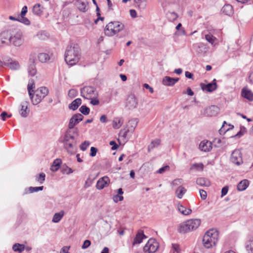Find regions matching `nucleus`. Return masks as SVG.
<instances>
[{
    "label": "nucleus",
    "instance_id": "nucleus-10",
    "mask_svg": "<svg viewBox=\"0 0 253 253\" xmlns=\"http://www.w3.org/2000/svg\"><path fill=\"white\" fill-rule=\"evenodd\" d=\"M11 28L2 32L0 34V47L9 45Z\"/></svg>",
    "mask_w": 253,
    "mask_h": 253
},
{
    "label": "nucleus",
    "instance_id": "nucleus-2",
    "mask_svg": "<svg viewBox=\"0 0 253 253\" xmlns=\"http://www.w3.org/2000/svg\"><path fill=\"white\" fill-rule=\"evenodd\" d=\"M81 57V53L77 44H70L67 46L65 52V60L67 64L73 66L77 63Z\"/></svg>",
    "mask_w": 253,
    "mask_h": 253
},
{
    "label": "nucleus",
    "instance_id": "nucleus-28",
    "mask_svg": "<svg viewBox=\"0 0 253 253\" xmlns=\"http://www.w3.org/2000/svg\"><path fill=\"white\" fill-rule=\"evenodd\" d=\"M32 11L35 15L40 16L43 12V7L39 3H37L34 5Z\"/></svg>",
    "mask_w": 253,
    "mask_h": 253
},
{
    "label": "nucleus",
    "instance_id": "nucleus-48",
    "mask_svg": "<svg viewBox=\"0 0 253 253\" xmlns=\"http://www.w3.org/2000/svg\"><path fill=\"white\" fill-rule=\"evenodd\" d=\"M43 189V186H40V187H30L29 188V190L30 193H33L38 192L39 191H42Z\"/></svg>",
    "mask_w": 253,
    "mask_h": 253
},
{
    "label": "nucleus",
    "instance_id": "nucleus-11",
    "mask_svg": "<svg viewBox=\"0 0 253 253\" xmlns=\"http://www.w3.org/2000/svg\"><path fill=\"white\" fill-rule=\"evenodd\" d=\"M138 104L137 99L134 94H130L128 96L126 106L128 109L131 110L135 108Z\"/></svg>",
    "mask_w": 253,
    "mask_h": 253
},
{
    "label": "nucleus",
    "instance_id": "nucleus-20",
    "mask_svg": "<svg viewBox=\"0 0 253 253\" xmlns=\"http://www.w3.org/2000/svg\"><path fill=\"white\" fill-rule=\"evenodd\" d=\"M242 96L250 101H253V93L251 90L244 87L241 91Z\"/></svg>",
    "mask_w": 253,
    "mask_h": 253
},
{
    "label": "nucleus",
    "instance_id": "nucleus-37",
    "mask_svg": "<svg viewBox=\"0 0 253 253\" xmlns=\"http://www.w3.org/2000/svg\"><path fill=\"white\" fill-rule=\"evenodd\" d=\"M123 122L119 118H115L113 121V127L115 129L119 128L122 125Z\"/></svg>",
    "mask_w": 253,
    "mask_h": 253
},
{
    "label": "nucleus",
    "instance_id": "nucleus-21",
    "mask_svg": "<svg viewBox=\"0 0 253 253\" xmlns=\"http://www.w3.org/2000/svg\"><path fill=\"white\" fill-rule=\"evenodd\" d=\"M144 238H146V236L144 234L143 231H139L133 240L132 245L134 246L136 244L141 243Z\"/></svg>",
    "mask_w": 253,
    "mask_h": 253
},
{
    "label": "nucleus",
    "instance_id": "nucleus-55",
    "mask_svg": "<svg viewBox=\"0 0 253 253\" xmlns=\"http://www.w3.org/2000/svg\"><path fill=\"white\" fill-rule=\"evenodd\" d=\"M226 124V123L225 121H224L223 123V125L220 128V129L219 130V132L220 134H224L226 131L229 130L230 129V128H225L224 125Z\"/></svg>",
    "mask_w": 253,
    "mask_h": 253
},
{
    "label": "nucleus",
    "instance_id": "nucleus-7",
    "mask_svg": "<svg viewBox=\"0 0 253 253\" xmlns=\"http://www.w3.org/2000/svg\"><path fill=\"white\" fill-rule=\"evenodd\" d=\"M35 93L36 94L34 95V97L31 99L33 104L34 105L40 103L48 95L49 90L45 86H41L35 91Z\"/></svg>",
    "mask_w": 253,
    "mask_h": 253
},
{
    "label": "nucleus",
    "instance_id": "nucleus-62",
    "mask_svg": "<svg viewBox=\"0 0 253 253\" xmlns=\"http://www.w3.org/2000/svg\"><path fill=\"white\" fill-rule=\"evenodd\" d=\"M91 242L88 240H86L84 241L83 245L82 246L83 249H87L90 245Z\"/></svg>",
    "mask_w": 253,
    "mask_h": 253
},
{
    "label": "nucleus",
    "instance_id": "nucleus-29",
    "mask_svg": "<svg viewBox=\"0 0 253 253\" xmlns=\"http://www.w3.org/2000/svg\"><path fill=\"white\" fill-rule=\"evenodd\" d=\"M249 181L244 179L241 181L237 185V189L240 191H242L247 189L249 186Z\"/></svg>",
    "mask_w": 253,
    "mask_h": 253
},
{
    "label": "nucleus",
    "instance_id": "nucleus-24",
    "mask_svg": "<svg viewBox=\"0 0 253 253\" xmlns=\"http://www.w3.org/2000/svg\"><path fill=\"white\" fill-rule=\"evenodd\" d=\"M197 185L201 186L209 187L211 185L210 181L207 178L199 177L196 180Z\"/></svg>",
    "mask_w": 253,
    "mask_h": 253
},
{
    "label": "nucleus",
    "instance_id": "nucleus-13",
    "mask_svg": "<svg viewBox=\"0 0 253 253\" xmlns=\"http://www.w3.org/2000/svg\"><path fill=\"white\" fill-rule=\"evenodd\" d=\"M110 182V179L108 176H103L99 179L97 181L96 187L97 189L101 190L103 189L106 186L108 185Z\"/></svg>",
    "mask_w": 253,
    "mask_h": 253
},
{
    "label": "nucleus",
    "instance_id": "nucleus-50",
    "mask_svg": "<svg viewBox=\"0 0 253 253\" xmlns=\"http://www.w3.org/2000/svg\"><path fill=\"white\" fill-rule=\"evenodd\" d=\"M134 1L140 8L144 9L145 8L146 4L144 0H134Z\"/></svg>",
    "mask_w": 253,
    "mask_h": 253
},
{
    "label": "nucleus",
    "instance_id": "nucleus-33",
    "mask_svg": "<svg viewBox=\"0 0 253 253\" xmlns=\"http://www.w3.org/2000/svg\"><path fill=\"white\" fill-rule=\"evenodd\" d=\"M186 192V189L184 187L179 186L176 190L175 193L178 198L181 199Z\"/></svg>",
    "mask_w": 253,
    "mask_h": 253
},
{
    "label": "nucleus",
    "instance_id": "nucleus-5",
    "mask_svg": "<svg viewBox=\"0 0 253 253\" xmlns=\"http://www.w3.org/2000/svg\"><path fill=\"white\" fill-rule=\"evenodd\" d=\"M124 28V25L119 21H111L104 28L106 36L112 37L120 32Z\"/></svg>",
    "mask_w": 253,
    "mask_h": 253
},
{
    "label": "nucleus",
    "instance_id": "nucleus-63",
    "mask_svg": "<svg viewBox=\"0 0 253 253\" xmlns=\"http://www.w3.org/2000/svg\"><path fill=\"white\" fill-rule=\"evenodd\" d=\"M97 149L94 147H91L90 148V153L89 154L91 157H94L96 155Z\"/></svg>",
    "mask_w": 253,
    "mask_h": 253
},
{
    "label": "nucleus",
    "instance_id": "nucleus-57",
    "mask_svg": "<svg viewBox=\"0 0 253 253\" xmlns=\"http://www.w3.org/2000/svg\"><path fill=\"white\" fill-rule=\"evenodd\" d=\"M137 119H132L130 120L128 122L129 125H131L132 128L131 129H134L135 127L136 126L137 124Z\"/></svg>",
    "mask_w": 253,
    "mask_h": 253
},
{
    "label": "nucleus",
    "instance_id": "nucleus-36",
    "mask_svg": "<svg viewBox=\"0 0 253 253\" xmlns=\"http://www.w3.org/2000/svg\"><path fill=\"white\" fill-rule=\"evenodd\" d=\"M61 160L60 159H56L53 161V164L51 167V170L52 171H57L60 168Z\"/></svg>",
    "mask_w": 253,
    "mask_h": 253
},
{
    "label": "nucleus",
    "instance_id": "nucleus-64",
    "mask_svg": "<svg viewBox=\"0 0 253 253\" xmlns=\"http://www.w3.org/2000/svg\"><path fill=\"white\" fill-rule=\"evenodd\" d=\"M90 100H91L90 103L93 105H98L99 104V101L97 97L92 98Z\"/></svg>",
    "mask_w": 253,
    "mask_h": 253
},
{
    "label": "nucleus",
    "instance_id": "nucleus-41",
    "mask_svg": "<svg viewBox=\"0 0 253 253\" xmlns=\"http://www.w3.org/2000/svg\"><path fill=\"white\" fill-rule=\"evenodd\" d=\"M204 166L203 165V163H195V164H193L192 166H191V169H197V170L198 171H203V169H204Z\"/></svg>",
    "mask_w": 253,
    "mask_h": 253
},
{
    "label": "nucleus",
    "instance_id": "nucleus-58",
    "mask_svg": "<svg viewBox=\"0 0 253 253\" xmlns=\"http://www.w3.org/2000/svg\"><path fill=\"white\" fill-rule=\"evenodd\" d=\"M229 187L228 186H225L223 187L221 189V197H223V196H225L228 191Z\"/></svg>",
    "mask_w": 253,
    "mask_h": 253
},
{
    "label": "nucleus",
    "instance_id": "nucleus-23",
    "mask_svg": "<svg viewBox=\"0 0 253 253\" xmlns=\"http://www.w3.org/2000/svg\"><path fill=\"white\" fill-rule=\"evenodd\" d=\"M87 2L82 0H78L76 1V5L80 11L85 12L87 10Z\"/></svg>",
    "mask_w": 253,
    "mask_h": 253
},
{
    "label": "nucleus",
    "instance_id": "nucleus-43",
    "mask_svg": "<svg viewBox=\"0 0 253 253\" xmlns=\"http://www.w3.org/2000/svg\"><path fill=\"white\" fill-rule=\"evenodd\" d=\"M45 174L44 173H41L36 176V180L40 184H42L45 180Z\"/></svg>",
    "mask_w": 253,
    "mask_h": 253
},
{
    "label": "nucleus",
    "instance_id": "nucleus-6",
    "mask_svg": "<svg viewBox=\"0 0 253 253\" xmlns=\"http://www.w3.org/2000/svg\"><path fill=\"white\" fill-rule=\"evenodd\" d=\"M11 34L10 43L18 47L21 46L23 43V34L20 30L11 28Z\"/></svg>",
    "mask_w": 253,
    "mask_h": 253
},
{
    "label": "nucleus",
    "instance_id": "nucleus-4",
    "mask_svg": "<svg viewBox=\"0 0 253 253\" xmlns=\"http://www.w3.org/2000/svg\"><path fill=\"white\" fill-rule=\"evenodd\" d=\"M199 219H192L180 223L178 227V231L180 233H185L196 229L200 225Z\"/></svg>",
    "mask_w": 253,
    "mask_h": 253
},
{
    "label": "nucleus",
    "instance_id": "nucleus-26",
    "mask_svg": "<svg viewBox=\"0 0 253 253\" xmlns=\"http://www.w3.org/2000/svg\"><path fill=\"white\" fill-rule=\"evenodd\" d=\"M82 104V100L81 98H77L73 101L69 105V108L70 110L75 111L78 109L79 106Z\"/></svg>",
    "mask_w": 253,
    "mask_h": 253
},
{
    "label": "nucleus",
    "instance_id": "nucleus-39",
    "mask_svg": "<svg viewBox=\"0 0 253 253\" xmlns=\"http://www.w3.org/2000/svg\"><path fill=\"white\" fill-rule=\"evenodd\" d=\"M160 142H161V140L159 139H156L152 141L148 146V151H150L151 150H153L154 148L159 146L160 144Z\"/></svg>",
    "mask_w": 253,
    "mask_h": 253
},
{
    "label": "nucleus",
    "instance_id": "nucleus-22",
    "mask_svg": "<svg viewBox=\"0 0 253 253\" xmlns=\"http://www.w3.org/2000/svg\"><path fill=\"white\" fill-rule=\"evenodd\" d=\"M35 86L34 80H30L28 84L27 89L30 99L34 97L35 91L33 88H35Z\"/></svg>",
    "mask_w": 253,
    "mask_h": 253
},
{
    "label": "nucleus",
    "instance_id": "nucleus-52",
    "mask_svg": "<svg viewBox=\"0 0 253 253\" xmlns=\"http://www.w3.org/2000/svg\"><path fill=\"white\" fill-rule=\"evenodd\" d=\"M62 172L63 173H66L67 174H69L73 172L72 169L70 168H69L67 166H66L65 167H63L62 169Z\"/></svg>",
    "mask_w": 253,
    "mask_h": 253
},
{
    "label": "nucleus",
    "instance_id": "nucleus-16",
    "mask_svg": "<svg viewBox=\"0 0 253 253\" xmlns=\"http://www.w3.org/2000/svg\"><path fill=\"white\" fill-rule=\"evenodd\" d=\"M28 101H25L22 102L20 105L21 109L19 113L22 117H27L29 113L30 110L28 108Z\"/></svg>",
    "mask_w": 253,
    "mask_h": 253
},
{
    "label": "nucleus",
    "instance_id": "nucleus-31",
    "mask_svg": "<svg viewBox=\"0 0 253 253\" xmlns=\"http://www.w3.org/2000/svg\"><path fill=\"white\" fill-rule=\"evenodd\" d=\"M208 50V48L207 45L202 42L197 44V52L199 53H205Z\"/></svg>",
    "mask_w": 253,
    "mask_h": 253
},
{
    "label": "nucleus",
    "instance_id": "nucleus-17",
    "mask_svg": "<svg viewBox=\"0 0 253 253\" xmlns=\"http://www.w3.org/2000/svg\"><path fill=\"white\" fill-rule=\"evenodd\" d=\"M29 62L30 64L28 66V73L30 75L34 76L37 73L35 59L34 58H30Z\"/></svg>",
    "mask_w": 253,
    "mask_h": 253
},
{
    "label": "nucleus",
    "instance_id": "nucleus-9",
    "mask_svg": "<svg viewBox=\"0 0 253 253\" xmlns=\"http://www.w3.org/2000/svg\"><path fill=\"white\" fill-rule=\"evenodd\" d=\"M159 244L155 239H150L143 248L145 253H154L158 249Z\"/></svg>",
    "mask_w": 253,
    "mask_h": 253
},
{
    "label": "nucleus",
    "instance_id": "nucleus-19",
    "mask_svg": "<svg viewBox=\"0 0 253 253\" xmlns=\"http://www.w3.org/2000/svg\"><path fill=\"white\" fill-rule=\"evenodd\" d=\"M4 65L7 66L11 70H17L20 67L18 62L12 61L11 59H9L7 61H4Z\"/></svg>",
    "mask_w": 253,
    "mask_h": 253
},
{
    "label": "nucleus",
    "instance_id": "nucleus-47",
    "mask_svg": "<svg viewBox=\"0 0 253 253\" xmlns=\"http://www.w3.org/2000/svg\"><path fill=\"white\" fill-rule=\"evenodd\" d=\"M68 95L70 98H73L77 96L78 91L75 89H71L69 90Z\"/></svg>",
    "mask_w": 253,
    "mask_h": 253
},
{
    "label": "nucleus",
    "instance_id": "nucleus-60",
    "mask_svg": "<svg viewBox=\"0 0 253 253\" xmlns=\"http://www.w3.org/2000/svg\"><path fill=\"white\" fill-rule=\"evenodd\" d=\"M183 182V180L181 178L176 179L172 182V185L173 186H178Z\"/></svg>",
    "mask_w": 253,
    "mask_h": 253
},
{
    "label": "nucleus",
    "instance_id": "nucleus-30",
    "mask_svg": "<svg viewBox=\"0 0 253 253\" xmlns=\"http://www.w3.org/2000/svg\"><path fill=\"white\" fill-rule=\"evenodd\" d=\"M64 215V211L62 210L59 212L55 213L52 218V221L54 223L59 222Z\"/></svg>",
    "mask_w": 253,
    "mask_h": 253
},
{
    "label": "nucleus",
    "instance_id": "nucleus-1",
    "mask_svg": "<svg viewBox=\"0 0 253 253\" xmlns=\"http://www.w3.org/2000/svg\"><path fill=\"white\" fill-rule=\"evenodd\" d=\"M83 118L81 114L74 115L70 120L68 128L60 138V141L63 144L64 149L70 154H75L77 150L79 131L77 127L74 126L82 121Z\"/></svg>",
    "mask_w": 253,
    "mask_h": 253
},
{
    "label": "nucleus",
    "instance_id": "nucleus-15",
    "mask_svg": "<svg viewBox=\"0 0 253 253\" xmlns=\"http://www.w3.org/2000/svg\"><path fill=\"white\" fill-rule=\"evenodd\" d=\"M179 81V78H173L169 76L165 77L162 80V83L166 86H173Z\"/></svg>",
    "mask_w": 253,
    "mask_h": 253
},
{
    "label": "nucleus",
    "instance_id": "nucleus-32",
    "mask_svg": "<svg viewBox=\"0 0 253 253\" xmlns=\"http://www.w3.org/2000/svg\"><path fill=\"white\" fill-rule=\"evenodd\" d=\"M178 210L180 213L185 215H189L192 212V210L190 209H187L180 204L178 205Z\"/></svg>",
    "mask_w": 253,
    "mask_h": 253
},
{
    "label": "nucleus",
    "instance_id": "nucleus-44",
    "mask_svg": "<svg viewBox=\"0 0 253 253\" xmlns=\"http://www.w3.org/2000/svg\"><path fill=\"white\" fill-rule=\"evenodd\" d=\"M79 110L84 115L89 114L90 112V109L85 105L82 106Z\"/></svg>",
    "mask_w": 253,
    "mask_h": 253
},
{
    "label": "nucleus",
    "instance_id": "nucleus-14",
    "mask_svg": "<svg viewBox=\"0 0 253 253\" xmlns=\"http://www.w3.org/2000/svg\"><path fill=\"white\" fill-rule=\"evenodd\" d=\"M218 108L215 106H211L206 108L204 112V114L208 117H212L215 116L217 114Z\"/></svg>",
    "mask_w": 253,
    "mask_h": 253
},
{
    "label": "nucleus",
    "instance_id": "nucleus-3",
    "mask_svg": "<svg viewBox=\"0 0 253 253\" xmlns=\"http://www.w3.org/2000/svg\"><path fill=\"white\" fill-rule=\"evenodd\" d=\"M218 240V232L215 229L208 231L203 238V243L204 247L207 249L215 246Z\"/></svg>",
    "mask_w": 253,
    "mask_h": 253
},
{
    "label": "nucleus",
    "instance_id": "nucleus-25",
    "mask_svg": "<svg viewBox=\"0 0 253 253\" xmlns=\"http://www.w3.org/2000/svg\"><path fill=\"white\" fill-rule=\"evenodd\" d=\"M200 85L202 90L207 92H212L216 89L214 84L209 83L205 84L203 83H201Z\"/></svg>",
    "mask_w": 253,
    "mask_h": 253
},
{
    "label": "nucleus",
    "instance_id": "nucleus-38",
    "mask_svg": "<svg viewBox=\"0 0 253 253\" xmlns=\"http://www.w3.org/2000/svg\"><path fill=\"white\" fill-rule=\"evenodd\" d=\"M166 15L168 19L171 22L175 20L178 17L177 14L174 12L169 11Z\"/></svg>",
    "mask_w": 253,
    "mask_h": 253
},
{
    "label": "nucleus",
    "instance_id": "nucleus-53",
    "mask_svg": "<svg viewBox=\"0 0 253 253\" xmlns=\"http://www.w3.org/2000/svg\"><path fill=\"white\" fill-rule=\"evenodd\" d=\"M11 116H12L11 114H8L5 111L2 112L0 115V117L1 119V120L3 121L6 120V117L9 118Z\"/></svg>",
    "mask_w": 253,
    "mask_h": 253
},
{
    "label": "nucleus",
    "instance_id": "nucleus-12",
    "mask_svg": "<svg viewBox=\"0 0 253 253\" xmlns=\"http://www.w3.org/2000/svg\"><path fill=\"white\" fill-rule=\"evenodd\" d=\"M231 161L237 165H240L242 162L241 153L239 150H234L231 156Z\"/></svg>",
    "mask_w": 253,
    "mask_h": 253
},
{
    "label": "nucleus",
    "instance_id": "nucleus-56",
    "mask_svg": "<svg viewBox=\"0 0 253 253\" xmlns=\"http://www.w3.org/2000/svg\"><path fill=\"white\" fill-rule=\"evenodd\" d=\"M90 143L88 141H85L84 143H82L80 145V149L82 151H85L87 148L89 146Z\"/></svg>",
    "mask_w": 253,
    "mask_h": 253
},
{
    "label": "nucleus",
    "instance_id": "nucleus-45",
    "mask_svg": "<svg viewBox=\"0 0 253 253\" xmlns=\"http://www.w3.org/2000/svg\"><path fill=\"white\" fill-rule=\"evenodd\" d=\"M182 27V24L181 23H179L176 26V29L177 30H179V31L178 32H175V35H185L186 32L185 31L183 28H181Z\"/></svg>",
    "mask_w": 253,
    "mask_h": 253
},
{
    "label": "nucleus",
    "instance_id": "nucleus-54",
    "mask_svg": "<svg viewBox=\"0 0 253 253\" xmlns=\"http://www.w3.org/2000/svg\"><path fill=\"white\" fill-rule=\"evenodd\" d=\"M169 166H165L164 167H162L161 168L159 169L157 171V173H160L163 174L166 171L169 170Z\"/></svg>",
    "mask_w": 253,
    "mask_h": 253
},
{
    "label": "nucleus",
    "instance_id": "nucleus-61",
    "mask_svg": "<svg viewBox=\"0 0 253 253\" xmlns=\"http://www.w3.org/2000/svg\"><path fill=\"white\" fill-rule=\"evenodd\" d=\"M199 192H200V194L201 199L203 200H205L207 197V194L206 191L204 190L200 189L199 190Z\"/></svg>",
    "mask_w": 253,
    "mask_h": 253
},
{
    "label": "nucleus",
    "instance_id": "nucleus-8",
    "mask_svg": "<svg viewBox=\"0 0 253 253\" xmlns=\"http://www.w3.org/2000/svg\"><path fill=\"white\" fill-rule=\"evenodd\" d=\"M81 94L83 97L87 99L97 97L98 95L96 88L92 86H86L82 88Z\"/></svg>",
    "mask_w": 253,
    "mask_h": 253
},
{
    "label": "nucleus",
    "instance_id": "nucleus-35",
    "mask_svg": "<svg viewBox=\"0 0 253 253\" xmlns=\"http://www.w3.org/2000/svg\"><path fill=\"white\" fill-rule=\"evenodd\" d=\"M12 249L14 252L22 253L25 249V245L19 243H16L13 245Z\"/></svg>",
    "mask_w": 253,
    "mask_h": 253
},
{
    "label": "nucleus",
    "instance_id": "nucleus-46",
    "mask_svg": "<svg viewBox=\"0 0 253 253\" xmlns=\"http://www.w3.org/2000/svg\"><path fill=\"white\" fill-rule=\"evenodd\" d=\"M19 22L23 23L26 25H29L30 24V20L25 16H19Z\"/></svg>",
    "mask_w": 253,
    "mask_h": 253
},
{
    "label": "nucleus",
    "instance_id": "nucleus-34",
    "mask_svg": "<svg viewBox=\"0 0 253 253\" xmlns=\"http://www.w3.org/2000/svg\"><path fill=\"white\" fill-rule=\"evenodd\" d=\"M38 59L41 62L45 63L50 59V57L46 53H40L38 55Z\"/></svg>",
    "mask_w": 253,
    "mask_h": 253
},
{
    "label": "nucleus",
    "instance_id": "nucleus-51",
    "mask_svg": "<svg viewBox=\"0 0 253 253\" xmlns=\"http://www.w3.org/2000/svg\"><path fill=\"white\" fill-rule=\"evenodd\" d=\"M246 249L248 251L253 253V241H250L247 243Z\"/></svg>",
    "mask_w": 253,
    "mask_h": 253
},
{
    "label": "nucleus",
    "instance_id": "nucleus-49",
    "mask_svg": "<svg viewBox=\"0 0 253 253\" xmlns=\"http://www.w3.org/2000/svg\"><path fill=\"white\" fill-rule=\"evenodd\" d=\"M172 249L173 250V253H180L181 249L180 246L177 244H172Z\"/></svg>",
    "mask_w": 253,
    "mask_h": 253
},
{
    "label": "nucleus",
    "instance_id": "nucleus-42",
    "mask_svg": "<svg viewBox=\"0 0 253 253\" xmlns=\"http://www.w3.org/2000/svg\"><path fill=\"white\" fill-rule=\"evenodd\" d=\"M95 179V177L91 178V176H89V177L87 178L86 181L85 182L84 187L85 188H87L90 187L92 184L93 183L94 180Z\"/></svg>",
    "mask_w": 253,
    "mask_h": 253
},
{
    "label": "nucleus",
    "instance_id": "nucleus-59",
    "mask_svg": "<svg viewBox=\"0 0 253 253\" xmlns=\"http://www.w3.org/2000/svg\"><path fill=\"white\" fill-rule=\"evenodd\" d=\"M124 199L123 196L119 195H116L113 197V201L115 203H117L118 201H122Z\"/></svg>",
    "mask_w": 253,
    "mask_h": 253
},
{
    "label": "nucleus",
    "instance_id": "nucleus-18",
    "mask_svg": "<svg viewBox=\"0 0 253 253\" xmlns=\"http://www.w3.org/2000/svg\"><path fill=\"white\" fill-rule=\"evenodd\" d=\"M199 148L203 151L209 152L212 149V144L209 141H203L199 144Z\"/></svg>",
    "mask_w": 253,
    "mask_h": 253
},
{
    "label": "nucleus",
    "instance_id": "nucleus-27",
    "mask_svg": "<svg viewBox=\"0 0 253 253\" xmlns=\"http://www.w3.org/2000/svg\"><path fill=\"white\" fill-rule=\"evenodd\" d=\"M221 11L225 15L230 16L233 13V8L231 5L226 4L223 6Z\"/></svg>",
    "mask_w": 253,
    "mask_h": 253
},
{
    "label": "nucleus",
    "instance_id": "nucleus-40",
    "mask_svg": "<svg viewBox=\"0 0 253 253\" xmlns=\"http://www.w3.org/2000/svg\"><path fill=\"white\" fill-rule=\"evenodd\" d=\"M206 40L211 44H213L215 41H216V38L214 37L211 33L205 35Z\"/></svg>",
    "mask_w": 253,
    "mask_h": 253
}]
</instances>
